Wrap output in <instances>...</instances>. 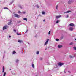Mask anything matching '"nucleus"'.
Returning <instances> with one entry per match:
<instances>
[{"mask_svg": "<svg viewBox=\"0 0 76 76\" xmlns=\"http://www.w3.org/2000/svg\"><path fill=\"white\" fill-rule=\"evenodd\" d=\"M73 2H74V1L73 0H70L68 1V4H70L73 3Z\"/></svg>", "mask_w": 76, "mask_h": 76, "instance_id": "1", "label": "nucleus"}, {"mask_svg": "<svg viewBox=\"0 0 76 76\" xmlns=\"http://www.w3.org/2000/svg\"><path fill=\"white\" fill-rule=\"evenodd\" d=\"M15 16L16 17V18H20V16L19 15H18L17 14H14Z\"/></svg>", "mask_w": 76, "mask_h": 76, "instance_id": "2", "label": "nucleus"}, {"mask_svg": "<svg viewBox=\"0 0 76 76\" xmlns=\"http://www.w3.org/2000/svg\"><path fill=\"white\" fill-rule=\"evenodd\" d=\"M7 27H8V26L7 25L4 26L3 27V30H4L5 29H7Z\"/></svg>", "mask_w": 76, "mask_h": 76, "instance_id": "3", "label": "nucleus"}, {"mask_svg": "<svg viewBox=\"0 0 76 76\" xmlns=\"http://www.w3.org/2000/svg\"><path fill=\"white\" fill-rule=\"evenodd\" d=\"M48 41H49V39H48L46 41V42L45 43V45H47V43H48Z\"/></svg>", "mask_w": 76, "mask_h": 76, "instance_id": "4", "label": "nucleus"}, {"mask_svg": "<svg viewBox=\"0 0 76 76\" xmlns=\"http://www.w3.org/2000/svg\"><path fill=\"white\" fill-rule=\"evenodd\" d=\"M58 65H59V66H62V65L63 64H63V63H61V62H59L58 63Z\"/></svg>", "mask_w": 76, "mask_h": 76, "instance_id": "5", "label": "nucleus"}, {"mask_svg": "<svg viewBox=\"0 0 76 76\" xmlns=\"http://www.w3.org/2000/svg\"><path fill=\"white\" fill-rule=\"evenodd\" d=\"M58 47L59 48H60L63 47V46H62V45H58Z\"/></svg>", "mask_w": 76, "mask_h": 76, "instance_id": "6", "label": "nucleus"}, {"mask_svg": "<svg viewBox=\"0 0 76 76\" xmlns=\"http://www.w3.org/2000/svg\"><path fill=\"white\" fill-rule=\"evenodd\" d=\"M61 15H59V16H56V19H58V18H60V17H61Z\"/></svg>", "mask_w": 76, "mask_h": 76, "instance_id": "7", "label": "nucleus"}, {"mask_svg": "<svg viewBox=\"0 0 76 76\" xmlns=\"http://www.w3.org/2000/svg\"><path fill=\"white\" fill-rule=\"evenodd\" d=\"M71 11H68L64 12V13H69Z\"/></svg>", "mask_w": 76, "mask_h": 76, "instance_id": "8", "label": "nucleus"}, {"mask_svg": "<svg viewBox=\"0 0 76 76\" xmlns=\"http://www.w3.org/2000/svg\"><path fill=\"white\" fill-rule=\"evenodd\" d=\"M69 25L71 26H74V24L73 23H71L69 24Z\"/></svg>", "mask_w": 76, "mask_h": 76, "instance_id": "9", "label": "nucleus"}, {"mask_svg": "<svg viewBox=\"0 0 76 76\" xmlns=\"http://www.w3.org/2000/svg\"><path fill=\"white\" fill-rule=\"evenodd\" d=\"M18 42H19V43H21V42H23L22 41L20 40H18Z\"/></svg>", "mask_w": 76, "mask_h": 76, "instance_id": "10", "label": "nucleus"}, {"mask_svg": "<svg viewBox=\"0 0 76 76\" xmlns=\"http://www.w3.org/2000/svg\"><path fill=\"white\" fill-rule=\"evenodd\" d=\"M69 30H70V31H73V28L72 27H70L69 28Z\"/></svg>", "mask_w": 76, "mask_h": 76, "instance_id": "11", "label": "nucleus"}, {"mask_svg": "<svg viewBox=\"0 0 76 76\" xmlns=\"http://www.w3.org/2000/svg\"><path fill=\"white\" fill-rule=\"evenodd\" d=\"M3 70H2V72L4 73V67H3Z\"/></svg>", "mask_w": 76, "mask_h": 76, "instance_id": "12", "label": "nucleus"}, {"mask_svg": "<svg viewBox=\"0 0 76 76\" xmlns=\"http://www.w3.org/2000/svg\"><path fill=\"white\" fill-rule=\"evenodd\" d=\"M32 67L34 68V69H35V65H34V64H33L32 65Z\"/></svg>", "mask_w": 76, "mask_h": 76, "instance_id": "13", "label": "nucleus"}, {"mask_svg": "<svg viewBox=\"0 0 76 76\" xmlns=\"http://www.w3.org/2000/svg\"><path fill=\"white\" fill-rule=\"evenodd\" d=\"M69 57L70 58H73L74 57V56H72L71 55H70Z\"/></svg>", "mask_w": 76, "mask_h": 76, "instance_id": "14", "label": "nucleus"}, {"mask_svg": "<svg viewBox=\"0 0 76 76\" xmlns=\"http://www.w3.org/2000/svg\"><path fill=\"white\" fill-rule=\"evenodd\" d=\"M19 60L18 59H16V63H17L18 64V62H19Z\"/></svg>", "mask_w": 76, "mask_h": 76, "instance_id": "15", "label": "nucleus"}, {"mask_svg": "<svg viewBox=\"0 0 76 76\" xmlns=\"http://www.w3.org/2000/svg\"><path fill=\"white\" fill-rule=\"evenodd\" d=\"M23 20H26V21H27V18H23Z\"/></svg>", "mask_w": 76, "mask_h": 76, "instance_id": "16", "label": "nucleus"}, {"mask_svg": "<svg viewBox=\"0 0 76 76\" xmlns=\"http://www.w3.org/2000/svg\"><path fill=\"white\" fill-rule=\"evenodd\" d=\"M36 6L37 8H38V9L39 8V6H38V4H37L36 5Z\"/></svg>", "mask_w": 76, "mask_h": 76, "instance_id": "17", "label": "nucleus"}, {"mask_svg": "<svg viewBox=\"0 0 76 76\" xmlns=\"http://www.w3.org/2000/svg\"><path fill=\"white\" fill-rule=\"evenodd\" d=\"M58 7V5H56V9L57 10H58V8H57V7Z\"/></svg>", "mask_w": 76, "mask_h": 76, "instance_id": "18", "label": "nucleus"}, {"mask_svg": "<svg viewBox=\"0 0 76 76\" xmlns=\"http://www.w3.org/2000/svg\"><path fill=\"white\" fill-rule=\"evenodd\" d=\"M17 35H21V34L19 33H17Z\"/></svg>", "mask_w": 76, "mask_h": 76, "instance_id": "19", "label": "nucleus"}, {"mask_svg": "<svg viewBox=\"0 0 76 76\" xmlns=\"http://www.w3.org/2000/svg\"><path fill=\"white\" fill-rule=\"evenodd\" d=\"M73 44V43L72 42H71L70 44L69 45H72Z\"/></svg>", "mask_w": 76, "mask_h": 76, "instance_id": "20", "label": "nucleus"}, {"mask_svg": "<svg viewBox=\"0 0 76 76\" xmlns=\"http://www.w3.org/2000/svg\"><path fill=\"white\" fill-rule=\"evenodd\" d=\"M4 9H7V10H9V8H8L7 7H4Z\"/></svg>", "mask_w": 76, "mask_h": 76, "instance_id": "21", "label": "nucleus"}, {"mask_svg": "<svg viewBox=\"0 0 76 76\" xmlns=\"http://www.w3.org/2000/svg\"><path fill=\"white\" fill-rule=\"evenodd\" d=\"M13 3V1H12L11 2H10V4L9 5H11L12 3Z\"/></svg>", "mask_w": 76, "mask_h": 76, "instance_id": "22", "label": "nucleus"}, {"mask_svg": "<svg viewBox=\"0 0 76 76\" xmlns=\"http://www.w3.org/2000/svg\"><path fill=\"white\" fill-rule=\"evenodd\" d=\"M15 53H16V52H15V51H13L12 54H15Z\"/></svg>", "mask_w": 76, "mask_h": 76, "instance_id": "23", "label": "nucleus"}, {"mask_svg": "<svg viewBox=\"0 0 76 76\" xmlns=\"http://www.w3.org/2000/svg\"><path fill=\"white\" fill-rule=\"evenodd\" d=\"M6 74V72H4L3 74V76H5Z\"/></svg>", "mask_w": 76, "mask_h": 76, "instance_id": "24", "label": "nucleus"}, {"mask_svg": "<svg viewBox=\"0 0 76 76\" xmlns=\"http://www.w3.org/2000/svg\"><path fill=\"white\" fill-rule=\"evenodd\" d=\"M36 54H39V51H37V52Z\"/></svg>", "mask_w": 76, "mask_h": 76, "instance_id": "25", "label": "nucleus"}, {"mask_svg": "<svg viewBox=\"0 0 76 76\" xmlns=\"http://www.w3.org/2000/svg\"><path fill=\"white\" fill-rule=\"evenodd\" d=\"M42 15H44L45 13V12H42Z\"/></svg>", "mask_w": 76, "mask_h": 76, "instance_id": "26", "label": "nucleus"}, {"mask_svg": "<svg viewBox=\"0 0 76 76\" xmlns=\"http://www.w3.org/2000/svg\"><path fill=\"white\" fill-rule=\"evenodd\" d=\"M43 58H42V57H40V58H39V59L40 60H42Z\"/></svg>", "mask_w": 76, "mask_h": 76, "instance_id": "27", "label": "nucleus"}, {"mask_svg": "<svg viewBox=\"0 0 76 76\" xmlns=\"http://www.w3.org/2000/svg\"><path fill=\"white\" fill-rule=\"evenodd\" d=\"M73 48L75 50V51H76V47H74Z\"/></svg>", "mask_w": 76, "mask_h": 76, "instance_id": "28", "label": "nucleus"}, {"mask_svg": "<svg viewBox=\"0 0 76 76\" xmlns=\"http://www.w3.org/2000/svg\"><path fill=\"white\" fill-rule=\"evenodd\" d=\"M59 22V21H58V20H57L56 22V23H58V22Z\"/></svg>", "mask_w": 76, "mask_h": 76, "instance_id": "29", "label": "nucleus"}, {"mask_svg": "<svg viewBox=\"0 0 76 76\" xmlns=\"http://www.w3.org/2000/svg\"><path fill=\"white\" fill-rule=\"evenodd\" d=\"M56 41H59V39H56Z\"/></svg>", "mask_w": 76, "mask_h": 76, "instance_id": "30", "label": "nucleus"}, {"mask_svg": "<svg viewBox=\"0 0 76 76\" xmlns=\"http://www.w3.org/2000/svg\"><path fill=\"white\" fill-rule=\"evenodd\" d=\"M18 13H21V12H20V11H18Z\"/></svg>", "mask_w": 76, "mask_h": 76, "instance_id": "31", "label": "nucleus"}, {"mask_svg": "<svg viewBox=\"0 0 76 76\" xmlns=\"http://www.w3.org/2000/svg\"><path fill=\"white\" fill-rule=\"evenodd\" d=\"M19 7L20 9H22V6L20 5L19 6Z\"/></svg>", "mask_w": 76, "mask_h": 76, "instance_id": "32", "label": "nucleus"}, {"mask_svg": "<svg viewBox=\"0 0 76 76\" xmlns=\"http://www.w3.org/2000/svg\"><path fill=\"white\" fill-rule=\"evenodd\" d=\"M9 21L10 22H12V21H13V20H12V19H11L9 20Z\"/></svg>", "mask_w": 76, "mask_h": 76, "instance_id": "33", "label": "nucleus"}, {"mask_svg": "<svg viewBox=\"0 0 76 76\" xmlns=\"http://www.w3.org/2000/svg\"><path fill=\"white\" fill-rule=\"evenodd\" d=\"M50 33H51V31H50L48 33V35H50Z\"/></svg>", "mask_w": 76, "mask_h": 76, "instance_id": "34", "label": "nucleus"}, {"mask_svg": "<svg viewBox=\"0 0 76 76\" xmlns=\"http://www.w3.org/2000/svg\"><path fill=\"white\" fill-rule=\"evenodd\" d=\"M68 17H69V15H67L66 16V18H68Z\"/></svg>", "mask_w": 76, "mask_h": 76, "instance_id": "35", "label": "nucleus"}, {"mask_svg": "<svg viewBox=\"0 0 76 76\" xmlns=\"http://www.w3.org/2000/svg\"><path fill=\"white\" fill-rule=\"evenodd\" d=\"M14 31L15 32H16V30L15 29H14Z\"/></svg>", "mask_w": 76, "mask_h": 76, "instance_id": "36", "label": "nucleus"}, {"mask_svg": "<svg viewBox=\"0 0 76 76\" xmlns=\"http://www.w3.org/2000/svg\"><path fill=\"white\" fill-rule=\"evenodd\" d=\"M47 64L48 65V64H50V63H48V62H47Z\"/></svg>", "mask_w": 76, "mask_h": 76, "instance_id": "37", "label": "nucleus"}, {"mask_svg": "<svg viewBox=\"0 0 76 76\" xmlns=\"http://www.w3.org/2000/svg\"><path fill=\"white\" fill-rule=\"evenodd\" d=\"M8 25H10V23L9 22V23H8Z\"/></svg>", "mask_w": 76, "mask_h": 76, "instance_id": "38", "label": "nucleus"}, {"mask_svg": "<svg viewBox=\"0 0 76 76\" xmlns=\"http://www.w3.org/2000/svg\"><path fill=\"white\" fill-rule=\"evenodd\" d=\"M23 14H25V12H23Z\"/></svg>", "mask_w": 76, "mask_h": 76, "instance_id": "39", "label": "nucleus"}, {"mask_svg": "<svg viewBox=\"0 0 76 76\" xmlns=\"http://www.w3.org/2000/svg\"><path fill=\"white\" fill-rule=\"evenodd\" d=\"M37 26L36 25H35V28H36V27H37Z\"/></svg>", "mask_w": 76, "mask_h": 76, "instance_id": "40", "label": "nucleus"}, {"mask_svg": "<svg viewBox=\"0 0 76 76\" xmlns=\"http://www.w3.org/2000/svg\"><path fill=\"white\" fill-rule=\"evenodd\" d=\"M28 32V29L26 31L25 33H26Z\"/></svg>", "mask_w": 76, "mask_h": 76, "instance_id": "41", "label": "nucleus"}, {"mask_svg": "<svg viewBox=\"0 0 76 76\" xmlns=\"http://www.w3.org/2000/svg\"><path fill=\"white\" fill-rule=\"evenodd\" d=\"M20 21H18V23H20Z\"/></svg>", "mask_w": 76, "mask_h": 76, "instance_id": "42", "label": "nucleus"}, {"mask_svg": "<svg viewBox=\"0 0 76 76\" xmlns=\"http://www.w3.org/2000/svg\"><path fill=\"white\" fill-rule=\"evenodd\" d=\"M74 57H76V55H74Z\"/></svg>", "mask_w": 76, "mask_h": 76, "instance_id": "43", "label": "nucleus"}, {"mask_svg": "<svg viewBox=\"0 0 76 76\" xmlns=\"http://www.w3.org/2000/svg\"><path fill=\"white\" fill-rule=\"evenodd\" d=\"M45 20L44 19L43 20V22H45Z\"/></svg>", "mask_w": 76, "mask_h": 76, "instance_id": "44", "label": "nucleus"}, {"mask_svg": "<svg viewBox=\"0 0 76 76\" xmlns=\"http://www.w3.org/2000/svg\"><path fill=\"white\" fill-rule=\"evenodd\" d=\"M9 23H10V24H11V23H12L11 22H9Z\"/></svg>", "mask_w": 76, "mask_h": 76, "instance_id": "45", "label": "nucleus"}, {"mask_svg": "<svg viewBox=\"0 0 76 76\" xmlns=\"http://www.w3.org/2000/svg\"><path fill=\"white\" fill-rule=\"evenodd\" d=\"M9 37H10V38H11V36H9Z\"/></svg>", "mask_w": 76, "mask_h": 76, "instance_id": "46", "label": "nucleus"}, {"mask_svg": "<svg viewBox=\"0 0 76 76\" xmlns=\"http://www.w3.org/2000/svg\"><path fill=\"white\" fill-rule=\"evenodd\" d=\"M68 72L69 73H70V71H68Z\"/></svg>", "mask_w": 76, "mask_h": 76, "instance_id": "47", "label": "nucleus"}, {"mask_svg": "<svg viewBox=\"0 0 76 76\" xmlns=\"http://www.w3.org/2000/svg\"><path fill=\"white\" fill-rule=\"evenodd\" d=\"M35 37H37V36L36 35V36H35Z\"/></svg>", "mask_w": 76, "mask_h": 76, "instance_id": "48", "label": "nucleus"}, {"mask_svg": "<svg viewBox=\"0 0 76 76\" xmlns=\"http://www.w3.org/2000/svg\"><path fill=\"white\" fill-rule=\"evenodd\" d=\"M28 44H30L29 43V42H27Z\"/></svg>", "mask_w": 76, "mask_h": 76, "instance_id": "49", "label": "nucleus"}, {"mask_svg": "<svg viewBox=\"0 0 76 76\" xmlns=\"http://www.w3.org/2000/svg\"><path fill=\"white\" fill-rule=\"evenodd\" d=\"M66 71H64V73H66Z\"/></svg>", "mask_w": 76, "mask_h": 76, "instance_id": "50", "label": "nucleus"}, {"mask_svg": "<svg viewBox=\"0 0 76 76\" xmlns=\"http://www.w3.org/2000/svg\"><path fill=\"white\" fill-rule=\"evenodd\" d=\"M10 70H11V69L10 68Z\"/></svg>", "mask_w": 76, "mask_h": 76, "instance_id": "51", "label": "nucleus"}, {"mask_svg": "<svg viewBox=\"0 0 76 76\" xmlns=\"http://www.w3.org/2000/svg\"><path fill=\"white\" fill-rule=\"evenodd\" d=\"M75 39L76 40V39Z\"/></svg>", "mask_w": 76, "mask_h": 76, "instance_id": "52", "label": "nucleus"}, {"mask_svg": "<svg viewBox=\"0 0 76 76\" xmlns=\"http://www.w3.org/2000/svg\"><path fill=\"white\" fill-rule=\"evenodd\" d=\"M4 56L3 57V58H4Z\"/></svg>", "mask_w": 76, "mask_h": 76, "instance_id": "53", "label": "nucleus"}, {"mask_svg": "<svg viewBox=\"0 0 76 76\" xmlns=\"http://www.w3.org/2000/svg\"><path fill=\"white\" fill-rule=\"evenodd\" d=\"M11 72H12V71Z\"/></svg>", "mask_w": 76, "mask_h": 76, "instance_id": "54", "label": "nucleus"}, {"mask_svg": "<svg viewBox=\"0 0 76 76\" xmlns=\"http://www.w3.org/2000/svg\"><path fill=\"white\" fill-rule=\"evenodd\" d=\"M36 76H37V75H36Z\"/></svg>", "mask_w": 76, "mask_h": 76, "instance_id": "55", "label": "nucleus"}]
</instances>
